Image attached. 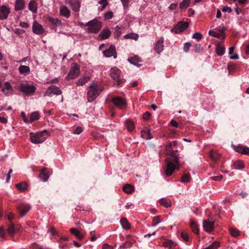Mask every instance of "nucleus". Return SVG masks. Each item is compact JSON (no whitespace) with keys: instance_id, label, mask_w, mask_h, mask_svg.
Segmentation results:
<instances>
[{"instance_id":"obj_1","label":"nucleus","mask_w":249,"mask_h":249,"mask_svg":"<svg viewBox=\"0 0 249 249\" xmlns=\"http://www.w3.org/2000/svg\"><path fill=\"white\" fill-rule=\"evenodd\" d=\"M172 143H169L166 148L167 154L169 156L165 160L166 168L165 170L166 175L170 176L176 171L179 168V157L177 154V150H172Z\"/></svg>"},{"instance_id":"obj_2","label":"nucleus","mask_w":249,"mask_h":249,"mask_svg":"<svg viewBox=\"0 0 249 249\" xmlns=\"http://www.w3.org/2000/svg\"><path fill=\"white\" fill-rule=\"evenodd\" d=\"M109 75L112 79L114 80L113 83L114 87H122L125 82V80L121 78L122 71L117 67L112 68L110 70Z\"/></svg>"},{"instance_id":"obj_3","label":"nucleus","mask_w":249,"mask_h":249,"mask_svg":"<svg viewBox=\"0 0 249 249\" xmlns=\"http://www.w3.org/2000/svg\"><path fill=\"white\" fill-rule=\"evenodd\" d=\"M49 136V132L46 130L37 132L36 134L30 133V139L34 143H40L43 142Z\"/></svg>"},{"instance_id":"obj_4","label":"nucleus","mask_w":249,"mask_h":249,"mask_svg":"<svg viewBox=\"0 0 249 249\" xmlns=\"http://www.w3.org/2000/svg\"><path fill=\"white\" fill-rule=\"evenodd\" d=\"M102 91V89L96 85L93 84L89 87L88 92V100L89 102L93 101Z\"/></svg>"},{"instance_id":"obj_5","label":"nucleus","mask_w":249,"mask_h":249,"mask_svg":"<svg viewBox=\"0 0 249 249\" xmlns=\"http://www.w3.org/2000/svg\"><path fill=\"white\" fill-rule=\"evenodd\" d=\"M85 26L88 27V31L92 33H97L102 27L101 22L96 18L87 22Z\"/></svg>"},{"instance_id":"obj_6","label":"nucleus","mask_w":249,"mask_h":249,"mask_svg":"<svg viewBox=\"0 0 249 249\" xmlns=\"http://www.w3.org/2000/svg\"><path fill=\"white\" fill-rule=\"evenodd\" d=\"M19 89L21 91L28 95H33L36 90V88L34 85L28 84H20Z\"/></svg>"},{"instance_id":"obj_7","label":"nucleus","mask_w":249,"mask_h":249,"mask_svg":"<svg viewBox=\"0 0 249 249\" xmlns=\"http://www.w3.org/2000/svg\"><path fill=\"white\" fill-rule=\"evenodd\" d=\"M80 74V67L76 63L71 65V69L67 77L68 79H72L77 77Z\"/></svg>"},{"instance_id":"obj_8","label":"nucleus","mask_w":249,"mask_h":249,"mask_svg":"<svg viewBox=\"0 0 249 249\" xmlns=\"http://www.w3.org/2000/svg\"><path fill=\"white\" fill-rule=\"evenodd\" d=\"M113 104L118 108L124 109L126 106V103L124 99L120 97H115L112 99Z\"/></svg>"},{"instance_id":"obj_9","label":"nucleus","mask_w":249,"mask_h":249,"mask_svg":"<svg viewBox=\"0 0 249 249\" xmlns=\"http://www.w3.org/2000/svg\"><path fill=\"white\" fill-rule=\"evenodd\" d=\"M62 94L61 89L56 86L53 85L49 87L46 90L44 95L52 96L53 95H59Z\"/></svg>"},{"instance_id":"obj_10","label":"nucleus","mask_w":249,"mask_h":249,"mask_svg":"<svg viewBox=\"0 0 249 249\" xmlns=\"http://www.w3.org/2000/svg\"><path fill=\"white\" fill-rule=\"evenodd\" d=\"M188 25L189 24L187 22H180L174 28L172 29L171 31L176 34H179L186 29Z\"/></svg>"},{"instance_id":"obj_11","label":"nucleus","mask_w":249,"mask_h":249,"mask_svg":"<svg viewBox=\"0 0 249 249\" xmlns=\"http://www.w3.org/2000/svg\"><path fill=\"white\" fill-rule=\"evenodd\" d=\"M17 209L20 213L21 216H23L31 209V206L26 203H21L18 207Z\"/></svg>"},{"instance_id":"obj_12","label":"nucleus","mask_w":249,"mask_h":249,"mask_svg":"<svg viewBox=\"0 0 249 249\" xmlns=\"http://www.w3.org/2000/svg\"><path fill=\"white\" fill-rule=\"evenodd\" d=\"M104 54L107 57L113 56L114 58H117V53L115 50V47L113 45H111L109 48L104 51Z\"/></svg>"},{"instance_id":"obj_13","label":"nucleus","mask_w":249,"mask_h":249,"mask_svg":"<svg viewBox=\"0 0 249 249\" xmlns=\"http://www.w3.org/2000/svg\"><path fill=\"white\" fill-rule=\"evenodd\" d=\"M68 3L71 5L73 11H79L80 8V2L79 0H69Z\"/></svg>"},{"instance_id":"obj_14","label":"nucleus","mask_w":249,"mask_h":249,"mask_svg":"<svg viewBox=\"0 0 249 249\" xmlns=\"http://www.w3.org/2000/svg\"><path fill=\"white\" fill-rule=\"evenodd\" d=\"M203 226L205 231L211 232L213 229V222L204 220L203 221Z\"/></svg>"},{"instance_id":"obj_15","label":"nucleus","mask_w":249,"mask_h":249,"mask_svg":"<svg viewBox=\"0 0 249 249\" xmlns=\"http://www.w3.org/2000/svg\"><path fill=\"white\" fill-rule=\"evenodd\" d=\"M164 39L161 38L155 44L154 49L157 53L160 54L163 50Z\"/></svg>"},{"instance_id":"obj_16","label":"nucleus","mask_w":249,"mask_h":249,"mask_svg":"<svg viewBox=\"0 0 249 249\" xmlns=\"http://www.w3.org/2000/svg\"><path fill=\"white\" fill-rule=\"evenodd\" d=\"M33 31L34 33L39 35L43 33L44 30L41 24L35 21L33 25Z\"/></svg>"},{"instance_id":"obj_17","label":"nucleus","mask_w":249,"mask_h":249,"mask_svg":"<svg viewBox=\"0 0 249 249\" xmlns=\"http://www.w3.org/2000/svg\"><path fill=\"white\" fill-rule=\"evenodd\" d=\"M111 35L110 31L107 29H104L98 36V39L102 40L108 38Z\"/></svg>"},{"instance_id":"obj_18","label":"nucleus","mask_w":249,"mask_h":249,"mask_svg":"<svg viewBox=\"0 0 249 249\" xmlns=\"http://www.w3.org/2000/svg\"><path fill=\"white\" fill-rule=\"evenodd\" d=\"M235 149L238 153H241L242 154L249 155V148L248 147L239 145L237 146Z\"/></svg>"},{"instance_id":"obj_19","label":"nucleus","mask_w":249,"mask_h":249,"mask_svg":"<svg viewBox=\"0 0 249 249\" xmlns=\"http://www.w3.org/2000/svg\"><path fill=\"white\" fill-rule=\"evenodd\" d=\"M141 136L145 140H151L153 136L150 132V130L148 129H144L141 131Z\"/></svg>"},{"instance_id":"obj_20","label":"nucleus","mask_w":249,"mask_h":249,"mask_svg":"<svg viewBox=\"0 0 249 249\" xmlns=\"http://www.w3.org/2000/svg\"><path fill=\"white\" fill-rule=\"evenodd\" d=\"M25 6L24 0H16L15 4V9L16 11L21 10L24 9Z\"/></svg>"},{"instance_id":"obj_21","label":"nucleus","mask_w":249,"mask_h":249,"mask_svg":"<svg viewBox=\"0 0 249 249\" xmlns=\"http://www.w3.org/2000/svg\"><path fill=\"white\" fill-rule=\"evenodd\" d=\"M17 229L15 228L14 223L10 222L8 225L7 232L10 236H13L15 233Z\"/></svg>"},{"instance_id":"obj_22","label":"nucleus","mask_w":249,"mask_h":249,"mask_svg":"<svg viewBox=\"0 0 249 249\" xmlns=\"http://www.w3.org/2000/svg\"><path fill=\"white\" fill-rule=\"evenodd\" d=\"M232 168L236 170H241L244 168V163L242 160H236L233 163Z\"/></svg>"},{"instance_id":"obj_23","label":"nucleus","mask_w":249,"mask_h":249,"mask_svg":"<svg viewBox=\"0 0 249 249\" xmlns=\"http://www.w3.org/2000/svg\"><path fill=\"white\" fill-rule=\"evenodd\" d=\"M128 60L131 64L135 65L137 67H140L142 65L141 64H139V63L141 62V60L137 56H135V57H131L129 58Z\"/></svg>"},{"instance_id":"obj_24","label":"nucleus","mask_w":249,"mask_h":249,"mask_svg":"<svg viewBox=\"0 0 249 249\" xmlns=\"http://www.w3.org/2000/svg\"><path fill=\"white\" fill-rule=\"evenodd\" d=\"M28 8L33 13H36L37 8L36 2L34 0H31L29 3Z\"/></svg>"},{"instance_id":"obj_25","label":"nucleus","mask_w":249,"mask_h":249,"mask_svg":"<svg viewBox=\"0 0 249 249\" xmlns=\"http://www.w3.org/2000/svg\"><path fill=\"white\" fill-rule=\"evenodd\" d=\"M18 71L20 74L24 75H26L30 72L29 67L24 65H21L18 68Z\"/></svg>"},{"instance_id":"obj_26","label":"nucleus","mask_w":249,"mask_h":249,"mask_svg":"<svg viewBox=\"0 0 249 249\" xmlns=\"http://www.w3.org/2000/svg\"><path fill=\"white\" fill-rule=\"evenodd\" d=\"M209 157L213 161H217L220 157V154L214 150L210 152Z\"/></svg>"},{"instance_id":"obj_27","label":"nucleus","mask_w":249,"mask_h":249,"mask_svg":"<svg viewBox=\"0 0 249 249\" xmlns=\"http://www.w3.org/2000/svg\"><path fill=\"white\" fill-rule=\"evenodd\" d=\"M160 204L166 208L170 207L171 206V202L165 198H161L159 200Z\"/></svg>"},{"instance_id":"obj_28","label":"nucleus","mask_w":249,"mask_h":249,"mask_svg":"<svg viewBox=\"0 0 249 249\" xmlns=\"http://www.w3.org/2000/svg\"><path fill=\"white\" fill-rule=\"evenodd\" d=\"M60 16H70V10L66 6H62L60 8Z\"/></svg>"},{"instance_id":"obj_29","label":"nucleus","mask_w":249,"mask_h":249,"mask_svg":"<svg viewBox=\"0 0 249 249\" xmlns=\"http://www.w3.org/2000/svg\"><path fill=\"white\" fill-rule=\"evenodd\" d=\"M225 48L220 44H218L216 46V51L218 55H222L225 53Z\"/></svg>"},{"instance_id":"obj_30","label":"nucleus","mask_w":249,"mask_h":249,"mask_svg":"<svg viewBox=\"0 0 249 249\" xmlns=\"http://www.w3.org/2000/svg\"><path fill=\"white\" fill-rule=\"evenodd\" d=\"M190 227L192 229V231L198 234L199 232L198 229L197 228V226L196 223V222L193 220V219H191L190 222Z\"/></svg>"},{"instance_id":"obj_31","label":"nucleus","mask_w":249,"mask_h":249,"mask_svg":"<svg viewBox=\"0 0 249 249\" xmlns=\"http://www.w3.org/2000/svg\"><path fill=\"white\" fill-rule=\"evenodd\" d=\"M123 191L127 194H130L134 191V187L130 184H125L123 187Z\"/></svg>"},{"instance_id":"obj_32","label":"nucleus","mask_w":249,"mask_h":249,"mask_svg":"<svg viewBox=\"0 0 249 249\" xmlns=\"http://www.w3.org/2000/svg\"><path fill=\"white\" fill-rule=\"evenodd\" d=\"M16 187L20 191L24 192L27 190V184L25 182H21L17 184Z\"/></svg>"},{"instance_id":"obj_33","label":"nucleus","mask_w":249,"mask_h":249,"mask_svg":"<svg viewBox=\"0 0 249 249\" xmlns=\"http://www.w3.org/2000/svg\"><path fill=\"white\" fill-rule=\"evenodd\" d=\"M120 223L122 227L125 229L128 230L130 229V225L127 219L125 218H122L120 220Z\"/></svg>"},{"instance_id":"obj_34","label":"nucleus","mask_w":249,"mask_h":249,"mask_svg":"<svg viewBox=\"0 0 249 249\" xmlns=\"http://www.w3.org/2000/svg\"><path fill=\"white\" fill-rule=\"evenodd\" d=\"M71 232L72 234L75 235L78 238L80 239H82L83 237V235L76 229H71Z\"/></svg>"},{"instance_id":"obj_35","label":"nucleus","mask_w":249,"mask_h":249,"mask_svg":"<svg viewBox=\"0 0 249 249\" xmlns=\"http://www.w3.org/2000/svg\"><path fill=\"white\" fill-rule=\"evenodd\" d=\"M0 12L3 16H8L10 12L9 8L8 6L3 5L0 8Z\"/></svg>"},{"instance_id":"obj_36","label":"nucleus","mask_w":249,"mask_h":249,"mask_svg":"<svg viewBox=\"0 0 249 249\" xmlns=\"http://www.w3.org/2000/svg\"><path fill=\"white\" fill-rule=\"evenodd\" d=\"M125 124L129 131H132L134 129V124L132 121L129 120H126Z\"/></svg>"},{"instance_id":"obj_37","label":"nucleus","mask_w":249,"mask_h":249,"mask_svg":"<svg viewBox=\"0 0 249 249\" xmlns=\"http://www.w3.org/2000/svg\"><path fill=\"white\" fill-rule=\"evenodd\" d=\"M89 80V76L83 77V78H81L78 80L76 82V84L78 86H83L88 82Z\"/></svg>"},{"instance_id":"obj_38","label":"nucleus","mask_w":249,"mask_h":249,"mask_svg":"<svg viewBox=\"0 0 249 249\" xmlns=\"http://www.w3.org/2000/svg\"><path fill=\"white\" fill-rule=\"evenodd\" d=\"M44 170L45 169L42 170V172L40 173L39 177L42 181H46L48 179L49 176L48 173L44 172Z\"/></svg>"},{"instance_id":"obj_39","label":"nucleus","mask_w":249,"mask_h":249,"mask_svg":"<svg viewBox=\"0 0 249 249\" xmlns=\"http://www.w3.org/2000/svg\"><path fill=\"white\" fill-rule=\"evenodd\" d=\"M234 50V46H232L229 48V54L230 55V58L231 59H237L238 58V56L237 54L232 55Z\"/></svg>"},{"instance_id":"obj_40","label":"nucleus","mask_w":249,"mask_h":249,"mask_svg":"<svg viewBox=\"0 0 249 249\" xmlns=\"http://www.w3.org/2000/svg\"><path fill=\"white\" fill-rule=\"evenodd\" d=\"M39 114L37 112H33L30 116L29 122L32 123L33 122L39 119Z\"/></svg>"},{"instance_id":"obj_41","label":"nucleus","mask_w":249,"mask_h":249,"mask_svg":"<svg viewBox=\"0 0 249 249\" xmlns=\"http://www.w3.org/2000/svg\"><path fill=\"white\" fill-rule=\"evenodd\" d=\"M190 3V0H183L179 4V8L184 9L188 7Z\"/></svg>"},{"instance_id":"obj_42","label":"nucleus","mask_w":249,"mask_h":249,"mask_svg":"<svg viewBox=\"0 0 249 249\" xmlns=\"http://www.w3.org/2000/svg\"><path fill=\"white\" fill-rule=\"evenodd\" d=\"M191 177L188 174H184L181 178L180 181L182 183H187L190 181Z\"/></svg>"},{"instance_id":"obj_43","label":"nucleus","mask_w":249,"mask_h":249,"mask_svg":"<svg viewBox=\"0 0 249 249\" xmlns=\"http://www.w3.org/2000/svg\"><path fill=\"white\" fill-rule=\"evenodd\" d=\"M161 222L160 216H156L153 218L152 226H156Z\"/></svg>"},{"instance_id":"obj_44","label":"nucleus","mask_w":249,"mask_h":249,"mask_svg":"<svg viewBox=\"0 0 249 249\" xmlns=\"http://www.w3.org/2000/svg\"><path fill=\"white\" fill-rule=\"evenodd\" d=\"M219 246L220 244L218 242L215 241L210 246L206 247L205 249H216Z\"/></svg>"},{"instance_id":"obj_45","label":"nucleus","mask_w":249,"mask_h":249,"mask_svg":"<svg viewBox=\"0 0 249 249\" xmlns=\"http://www.w3.org/2000/svg\"><path fill=\"white\" fill-rule=\"evenodd\" d=\"M49 20L53 24H60L61 23V20L54 17H49Z\"/></svg>"},{"instance_id":"obj_46","label":"nucleus","mask_w":249,"mask_h":249,"mask_svg":"<svg viewBox=\"0 0 249 249\" xmlns=\"http://www.w3.org/2000/svg\"><path fill=\"white\" fill-rule=\"evenodd\" d=\"M138 35L137 34H129L126 35L124 36L125 38H132L134 39L135 40H137L138 38Z\"/></svg>"},{"instance_id":"obj_47","label":"nucleus","mask_w":249,"mask_h":249,"mask_svg":"<svg viewBox=\"0 0 249 249\" xmlns=\"http://www.w3.org/2000/svg\"><path fill=\"white\" fill-rule=\"evenodd\" d=\"M209 34L213 37H216V38H220L221 34V31L220 33H217L214 31L210 30L209 32Z\"/></svg>"},{"instance_id":"obj_48","label":"nucleus","mask_w":249,"mask_h":249,"mask_svg":"<svg viewBox=\"0 0 249 249\" xmlns=\"http://www.w3.org/2000/svg\"><path fill=\"white\" fill-rule=\"evenodd\" d=\"M230 233L231 235L234 237L238 236L239 234V231L238 230L233 228H231L230 229Z\"/></svg>"},{"instance_id":"obj_49","label":"nucleus","mask_w":249,"mask_h":249,"mask_svg":"<svg viewBox=\"0 0 249 249\" xmlns=\"http://www.w3.org/2000/svg\"><path fill=\"white\" fill-rule=\"evenodd\" d=\"M192 38L197 40H200L202 38V35L201 33L196 32L193 35Z\"/></svg>"},{"instance_id":"obj_50","label":"nucleus","mask_w":249,"mask_h":249,"mask_svg":"<svg viewBox=\"0 0 249 249\" xmlns=\"http://www.w3.org/2000/svg\"><path fill=\"white\" fill-rule=\"evenodd\" d=\"M181 237L185 241H188V234L185 231H182L181 233Z\"/></svg>"},{"instance_id":"obj_51","label":"nucleus","mask_w":249,"mask_h":249,"mask_svg":"<svg viewBox=\"0 0 249 249\" xmlns=\"http://www.w3.org/2000/svg\"><path fill=\"white\" fill-rule=\"evenodd\" d=\"M83 131V129L82 127L78 126L74 130L73 132V134H80Z\"/></svg>"},{"instance_id":"obj_52","label":"nucleus","mask_w":249,"mask_h":249,"mask_svg":"<svg viewBox=\"0 0 249 249\" xmlns=\"http://www.w3.org/2000/svg\"><path fill=\"white\" fill-rule=\"evenodd\" d=\"M191 46V44L189 42H186L184 44L183 50L185 52H187L189 51V48Z\"/></svg>"},{"instance_id":"obj_53","label":"nucleus","mask_w":249,"mask_h":249,"mask_svg":"<svg viewBox=\"0 0 249 249\" xmlns=\"http://www.w3.org/2000/svg\"><path fill=\"white\" fill-rule=\"evenodd\" d=\"M150 114L148 112H146L143 114V119L145 120H148L150 119Z\"/></svg>"},{"instance_id":"obj_54","label":"nucleus","mask_w":249,"mask_h":249,"mask_svg":"<svg viewBox=\"0 0 249 249\" xmlns=\"http://www.w3.org/2000/svg\"><path fill=\"white\" fill-rule=\"evenodd\" d=\"M4 88L6 89L8 91H9L12 89L11 84L8 82L5 83V87Z\"/></svg>"},{"instance_id":"obj_55","label":"nucleus","mask_w":249,"mask_h":249,"mask_svg":"<svg viewBox=\"0 0 249 249\" xmlns=\"http://www.w3.org/2000/svg\"><path fill=\"white\" fill-rule=\"evenodd\" d=\"M222 11L230 13L231 12V9L229 7L224 6L222 8Z\"/></svg>"},{"instance_id":"obj_56","label":"nucleus","mask_w":249,"mask_h":249,"mask_svg":"<svg viewBox=\"0 0 249 249\" xmlns=\"http://www.w3.org/2000/svg\"><path fill=\"white\" fill-rule=\"evenodd\" d=\"M21 117L23 118V121L25 123H29V121H28V119L26 117V114H25V112H22L21 113Z\"/></svg>"},{"instance_id":"obj_57","label":"nucleus","mask_w":249,"mask_h":249,"mask_svg":"<svg viewBox=\"0 0 249 249\" xmlns=\"http://www.w3.org/2000/svg\"><path fill=\"white\" fill-rule=\"evenodd\" d=\"M228 69L229 73H232L235 71V67L233 65H232V66L229 65L228 66Z\"/></svg>"},{"instance_id":"obj_58","label":"nucleus","mask_w":249,"mask_h":249,"mask_svg":"<svg viewBox=\"0 0 249 249\" xmlns=\"http://www.w3.org/2000/svg\"><path fill=\"white\" fill-rule=\"evenodd\" d=\"M5 235V232L3 227L0 228V237L4 238Z\"/></svg>"},{"instance_id":"obj_59","label":"nucleus","mask_w":249,"mask_h":249,"mask_svg":"<svg viewBox=\"0 0 249 249\" xmlns=\"http://www.w3.org/2000/svg\"><path fill=\"white\" fill-rule=\"evenodd\" d=\"M99 3L102 5V9L104 8L107 5V0H101Z\"/></svg>"},{"instance_id":"obj_60","label":"nucleus","mask_w":249,"mask_h":249,"mask_svg":"<svg viewBox=\"0 0 249 249\" xmlns=\"http://www.w3.org/2000/svg\"><path fill=\"white\" fill-rule=\"evenodd\" d=\"M222 175L214 176V177H211L212 179H213V180H215V181H219L222 179Z\"/></svg>"},{"instance_id":"obj_61","label":"nucleus","mask_w":249,"mask_h":249,"mask_svg":"<svg viewBox=\"0 0 249 249\" xmlns=\"http://www.w3.org/2000/svg\"><path fill=\"white\" fill-rule=\"evenodd\" d=\"M102 249H113V248L111 246H110L107 244H104L103 245Z\"/></svg>"},{"instance_id":"obj_62","label":"nucleus","mask_w":249,"mask_h":249,"mask_svg":"<svg viewBox=\"0 0 249 249\" xmlns=\"http://www.w3.org/2000/svg\"><path fill=\"white\" fill-rule=\"evenodd\" d=\"M0 122L3 124H6L7 122V120L5 117L1 116L0 115Z\"/></svg>"},{"instance_id":"obj_63","label":"nucleus","mask_w":249,"mask_h":249,"mask_svg":"<svg viewBox=\"0 0 249 249\" xmlns=\"http://www.w3.org/2000/svg\"><path fill=\"white\" fill-rule=\"evenodd\" d=\"M170 124L175 127H178V123L174 120L171 121Z\"/></svg>"},{"instance_id":"obj_64","label":"nucleus","mask_w":249,"mask_h":249,"mask_svg":"<svg viewBox=\"0 0 249 249\" xmlns=\"http://www.w3.org/2000/svg\"><path fill=\"white\" fill-rule=\"evenodd\" d=\"M19 25L21 27L25 28H27L29 26L28 24L25 22H20Z\"/></svg>"}]
</instances>
